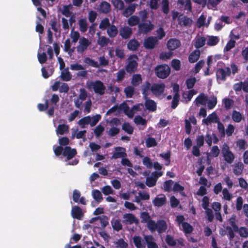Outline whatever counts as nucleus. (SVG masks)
Instances as JSON below:
<instances>
[{
  "label": "nucleus",
  "mask_w": 248,
  "mask_h": 248,
  "mask_svg": "<svg viewBox=\"0 0 248 248\" xmlns=\"http://www.w3.org/2000/svg\"><path fill=\"white\" fill-rule=\"evenodd\" d=\"M231 69L229 67H225L224 68H219L216 72L217 78L218 80L225 81L227 76H229L231 72L234 75L237 72L238 68L236 64L232 63L231 64Z\"/></svg>",
  "instance_id": "nucleus-1"
},
{
  "label": "nucleus",
  "mask_w": 248,
  "mask_h": 248,
  "mask_svg": "<svg viewBox=\"0 0 248 248\" xmlns=\"http://www.w3.org/2000/svg\"><path fill=\"white\" fill-rule=\"evenodd\" d=\"M86 86L91 91H93L95 93L102 95L105 94L106 88L103 83L100 80L88 81Z\"/></svg>",
  "instance_id": "nucleus-2"
},
{
  "label": "nucleus",
  "mask_w": 248,
  "mask_h": 248,
  "mask_svg": "<svg viewBox=\"0 0 248 248\" xmlns=\"http://www.w3.org/2000/svg\"><path fill=\"white\" fill-rule=\"evenodd\" d=\"M148 229L151 232L156 231L158 233H161L166 231L167 225L164 220H159L157 222L155 221H150L148 224Z\"/></svg>",
  "instance_id": "nucleus-3"
},
{
  "label": "nucleus",
  "mask_w": 248,
  "mask_h": 248,
  "mask_svg": "<svg viewBox=\"0 0 248 248\" xmlns=\"http://www.w3.org/2000/svg\"><path fill=\"white\" fill-rule=\"evenodd\" d=\"M221 154L224 160L228 164H232L234 159V154L230 150L229 146L224 144L221 148Z\"/></svg>",
  "instance_id": "nucleus-4"
},
{
  "label": "nucleus",
  "mask_w": 248,
  "mask_h": 248,
  "mask_svg": "<svg viewBox=\"0 0 248 248\" xmlns=\"http://www.w3.org/2000/svg\"><path fill=\"white\" fill-rule=\"evenodd\" d=\"M138 60V58L135 55H131L128 58V63L125 67L126 70L128 73H131L137 70Z\"/></svg>",
  "instance_id": "nucleus-5"
},
{
  "label": "nucleus",
  "mask_w": 248,
  "mask_h": 248,
  "mask_svg": "<svg viewBox=\"0 0 248 248\" xmlns=\"http://www.w3.org/2000/svg\"><path fill=\"white\" fill-rule=\"evenodd\" d=\"M170 69L167 64L158 66L155 69L156 76L160 78H166L170 74Z\"/></svg>",
  "instance_id": "nucleus-6"
},
{
  "label": "nucleus",
  "mask_w": 248,
  "mask_h": 248,
  "mask_svg": "<svg viewBox=\"0 0 248 248\" xmlns=\"http://www.w3.org/2000/svg\"><path fill=\"white\" fill-rule=\"evenodd\" d=\"M91 44V42L84 37L80 38L78 44L77 46V51L78 53H82L87 50Z\"/></svg>",
  "instance_id": "nucleus-7"
},
{
  "label": "nucleus",
  "mask_w": 248,
  "mask_h": 248,
  "mask_svg": "<svg viewBox=\"0 0 248 248\" xmlns=\"http://www.w3.org/2000/svg\"><path fill=\"white\" fill-rule=\"evenodd\" d=\"M101 118V116L100 114L93 116H88L80 120L78 124H96Z\"/></svg>",
  "instance_id": "nucleus-8"
},
{
  "label": "nucleus",
  "mask_w": 248,
  "mask_h": 248,
  "mask_svg": "<svg viewBox=\"0 0 248 248\" xmlns=\"http://www.w3.org/2000/svg\"><path fill=\"white\" fill-rule=\"evenodd\" d=\"M163 174L162 171H155L153 172L151 176L146 178V184L149 187L155 186L157 179Z\"/></svg>",
  "instance_id": "nucleus-9"
},
{
  "label": "nucleus",
  "mask_w": 248,
  "mask_h": 248,
  "mask_svg": "<svg viewBox=\"0 0 248 248\" xmlns=\"http://www.w3.org/2000/svg\"><path fill=\"white\" fill-rule=\"evenodd\" d=\"M124 223L126 224L139 223L138 219L132 214H125L123 215Z\"/></svg>",
  "instance_id": "nucleus-10"
},
{
  "label": "nucleus",
  "mask_w": 248,
  "mask_h": 248,
  "mask_svg": "<svg viewBox=\"0 0 248 248\" xmlns=\"http://www.w3.org/2000/svg\"><path fill=\"white\" fill-rule=\"evenodd\" d=\"M158 40L155 37H149L146 39L144 42L145 47L148 49H152L157 44Z\"/></svg>",
  "instance_id": "nucleus-11"
},
{
  "label": "nucleus",
  "mask_w": 248,
  "mask_h": 248,
  "mask_svg": "<svg viewBox=\"0 0 248 248\" xmlns=\"http://www.w3.org/2000/svg\"><path fill=\"white\" fill-rule=\"evenodd\" d=\"M166 202V198L164 194L157 195L153 200V204L155 206L160 207Z\"/></svg>",
  "instance_id": "nucleus-12"
},
{
  "label": "nucleus",
  "mask_w": 248,
  "mask_h": 248,
  "mask_svg": "<svg viewBox=\"0 0 248 248\" xmlns=\"http://www.w3.org/2000/svg\"><path fill=\"white\" fill-rule=\"evenodd\" d=\"M165 86L164 84H154L151 88V90L153 93L155 95L161 94L164 91Z\"/></svg>",
  "instance_id": "nucleus-13"
},
{
  "label": "nucleus",
  "mask_w": 248,
  "mask_h": 248,
  "mask_svg": "<svg viewBox=\"0 0 248 248\" xmlns=\"http://www.w3.org/2000/svg\"><path fill=\"white\" fill-rule=\"evenodd\" d=\"M125 149L124 148L118 147L115 148L114 152L112 157L115 159L124 158L126 156Z\"/></svg>",
  "instance_id": "nucleus-14"
},
{
  "label": "nucleus",
  "mask_w": 248,
  "mask_h": 248,
  "mask_svg": "<svg viewBox=\"0 0 248 248\" xmlns=\"http://www.w3.org/2000/svg\"><path fill=\"white\" fill-rule=\"evenodd\" d=\"M232 167L233 169V172L235 175L239 176L242 173L244 168V165L242 162H238L234 163Z\"/></svg>",
  "instance_id": "nucleus-15"
},
{
  "label": "nucleus",
  "mask_w": 248,
  "mask_h": 248,
  "mask_svg": "<svg viewBox=\"0 0 248 248\" xmlns=\"http://www.w3.org/2000/svg\"><path fill=\"white\" fill-rule=\"evenodd\" d=\"M73 9V5L69 4L68 5H63L59 8V11L60 12L63 16L68 17L73 13L71 11Z\"/></svg>",
  "instance_id": "nucleus-16"
},
{
  "label": "nucleus",
  "mask_w": 248,
  "mask_h": 248,
  "mask_svg": "<svg viewBox=\"0 0 248 248\" xmlns=\"http://www.w3.org/2000/svg\"><path fill=\"white\" fill-rule=\"evenodd\" d=\"M208 100V97L203 93H200L194 101L195 105L199 106L200 105H205Z\"/></svg>",
  "instance_id": "nucleus-17"
},
{
  "label": "nucleus",
  "mask_w": 248,
  "mask_h": 248,
  "mask_svg": "<svg viewBox=\"0 0 248 248\" xmlns=\"http://www.w3.org/2000/svg\"><path fill=\"white\" fill-rule=\"evenodd\" d=\"M139 28L140 32L146 33L153 30L154 25L149 22L139 25Z\"/></svg>",
  "instance_id": "nucleus-18"
},
{
  "label": "nucleus",
  "mask_w": 248,
  "mask_h": 248,
  "mask_svg": "<svg viewBox=\"0 0 248 248\" xmlns=\"http://www.w3.org/2000/svg\"><path fill=\"white\" fill-rule=\"evenodd\" d=\"M119 108L123 111L128 117L132 118L133 117L132 110H131V108H130L126 103H124L120 105L119 106Z\"/></svg>",
  "instance_id": "nucleus-19"
},
{
  "label": "nucleus",
  "mask_w": 248,
  "mask_h": 248,
  "mask_svg": "<svg viewBox=\"0 0 248 248\" xmlns=\"http://www.w3.org/2000/svg\"><path fill=\"white\" fill-rule=\"evenodd\" d=\"M77 154V151L75 149H71L70 147H66L63 151V155L66 156L67 159H70L73 158Z\"/></svg>",
  "instance_id": "nucleus-20"
},
{
  "label": "nucleus",
  "mask_w": 248,
  "mask_h": 248,
  "mask_svg": "<svg viewBox=\"0 0 248 248\" xmlns=\"http://www.w3.org/2000/svg\"><path fill=\"white\" fill-rule=\"evenodd\" d=\"M71 215L73 217L80 219L83 216V212L80 208L75 206L72 207Z\"/></svg>",
  "instance_id": "nucleus-21"
},
{
  "label": "nucleus",
  "mask_w": 248,
  "mask_h": 248,
  "mask_svg": "<svg viewBox=\"0 0 248 248\" xmlns=\"http://www.w3.org/2000/svg\"><path fill=\"white\" fill-rule=\"evenodd\" d=\"M80 193L78 190H74L73 194V199L75 202H79L81 204L85 205L86 204V200L83 197L80 198Z\"/></svg>",
  "instance_id": "nucleus-22"
},
{
  "label": "nucleus",
  "mask_w": 248,
  "mask_h": 248,
  "mask_svg": "<svg viewBox=\"0 0 248 248\" xmlns=\"http://www.w3.org/2000/svg\"><path fill=\"white\" fill-rule=\"evenodd\" d=\"M131 34L132 30L128 27H123L120 30V35L124 39L129 38Z\"/></svg>",
  "instance_id": "nucleus-23"
},
{
  "label": "nucleus",
  "mask_w": 248,
  "mask_h": 248,
  "mask_svg": "<svg viewBox=\"0 0 248 248\" xmlns=\"http://www.w3.org/2000/svg\"><path fill=\"white\" fill-rule=\"evenodd\" d=\"M180 42L176 39H170L167 43L168 48L171 50H175L180 46Z\"/></svg>",
  "instance_id": "nucleus-24"
},
{
  "label": "nucleus",
  "mask_w": 248,
  "mask_h": 248,
  "mask_svg": "<svg viewBox=\"0 0 248 248\" xmlns=\"http://www.w3.org/2000/svg\"><path fill=\"white\" fill-rule=\"evenodd\" d=\"M203 122L205 124L208 123H217L218 124H221L219 123V119L215 113H213L210 114L206 119L203 120Z\"/></svg>",
  "instance_id": "nucleus-25"
},
{
  "label": "nucleus",
  "mask_w": 248,
  "mask_h": 248,
  "mask_svg": "<svg viewBox=\"0 0 248 248\" xmlns=\"http://www.w3.org/2000/svg\"><path fill=\"white\" fill-rule=\"evenodd\" d=\"M144 240L146 241L148 248H158L157 245L155 243L154 237L151 235H145Z\"/></svg>",
  "instance_id": "nucleus-26"
},
{
  "label": "nucleus",
  "mask_w": 248,
  "mask_h": 248,
  "mask_svg": "<svg viewBox=\"0 0 248 248\" xmlns=\"http://www.w3.org/2000/svg\"><path fill=\"white\" fill-rule=\"evenodd\" d=\"M133 242L137 248H145L146 244L141 237L139 236H134L133 238Z\"/></svg>",
  "instance_id": "nucleus-27"
},
{
  "label": "nucleus",
  "mask_w": 248,
  "mask_h": 248,
  "mask_svg": "<svg viewBox=\"0 0 248 248\" xmlns=\"http://www.w3.org/2000/svg\"><path fill=\"white\" fill-rule=\"evenodd\" d=\"M60 78L64 81H68L72 78V75L70 74L68 68H65L62 70Z\"/></svg>",
  "instance_id": "nucleus-28"
},
{
  "label": "nucleus",
  "mask_w": 248,
  "mask_h": 248,
  "mask_svg": "<svg viewBox=\"0 0 248 248\" xmlns=\"http://www.w3.org/2000/svg\"><path fill=\"white\" fill-rule=\"evenodd\" d=\"M137 5V4H130L123 11V15L125 17L131 16L135 12Z\"/></svg>",
  "instance_id": "nucleus-29"
},
{
  "label": "nucleus",
  "mask_w": 248,
  "mask_h": 248,
  "mask_svg": "<svg viewBox=\"0 0 248 248\" xmlns=\"http://www.w3.org/2000/svg\"><path fill=\"white\" fill-rule=\"evenodd\" d=\"M200 54L201 53L199 50L197 49L193 51L189 56V62L191 63L195 62L199 59Z\"/></svg>",
  "instance_id": "nucleus-30"
},
{
  "label": "nucleus",
  "mask_w": 248,
  "mask_h": 248,
  "mask_svg": "<svg viewBox=\"0 0 248 248\" xmlns=\"http://www.w3.org/2000/svg\"><path fill=\"white\" fill-rule=\"evenodd\" d=\"M206 41V39L204 37H198L194 41V46L196 48H200L205 44Z\"/></svg>",
  "instance_id": "nucleus-31"
},
{
  "label": "nucleus",
  "mask_w": 248,
  "mask_h": 248,
  "mask_svg": "<svg viewBox=\"0 0 248 248\" xmlns=\"http://www.w3.org/2000/svg\"><path fill=\"white\" fill-rule=\"evenodd\" d=\"M179 24L181 26H190L192 22L191 19L186 16H180L178 18Z\"/></svg>",
  "instance_id": "nucleus-32"
},
{
  "label": "nucleus",
  "mask_w": 248,
  "mask_h": 248,
  "mask_svg": "<svg viewBox=\"0 0 248 248\" xmlns=\"http://www.w3.org/2000/svg\"><path fill=\"white\" fill-rule=\"evenodd\" d=\"M145 98L146 99L145 105L146 108L153 111L155 110L156 108L155 102L152 100L147 99V97Z\"/></svg>",
  "instance_id": "nucleus-33"
},
{
  "label": "nucleus",
  "mask_w": 248,
  "mask_h": 248,
  "mask_svg": "<svg viewBox=\"0 0 248 248\" xmlns=\"http://www.w3.org/2000/svg\"><path fill=\"white\" fill-rule=\"evenodd\" d=\"M64 50L65 52H67L70 56H71L74 52L75 48H71V44L69 39H67L64 42Z\"/></svg>",
  "instance_id": "nucleus-34"
},
{
  "label": "nucleus",
  "mask_w": 248,
  "mask_h": 248,
  "mask_svg": "<svg viewBox=\"0 0 248 248\" xmlns=\"http://www.w3.org/2000/svg\"><path fill=\"white\" fill-rule=\"evenodd\" d=\"M217 98L216 96L213 95L210 97L206 102L207 104V107L209 109H211L213 108L217 104Z\"/></svg>",
  "instance_id": "nucleus-35"
},
{
  "label": "nucleus",
  "mask_w": 248,
  "mask_h": 248,
  "mask_svg": "<svg viewBox=\"0 0 248 248\" xmlns=\"http://www.w3.org/2000/svg\"><path fill=\"white\" fill-rule=\"evenodd\" d=\"M100 32H97V35L98 36V39L97 40V43L101 46H105L108 45L109 42V39L107 38L105 36H100Z\"/></svg>",
  "instance_id": "nucleus-36"
},
{
  "label": "nucleus",
  "mask_w": 248,
  "mask_h": 248,
  "mask_svg": "<svg viewBox=\"0 0 248 248\" xmlns=\"http://www.w3.org/2000/svg\"><path fill=\"white\" fill-rule=\"evenodd\" d=\"M197 93V91L194 90L185 92L183 94V98L186 102L189 101L192 98L193 96Z\"/></svg>",
  "instance_id": "nucleus-37"
},
{
  "label": "nucleus",
  "mask_w": 248,
  "mask_h": 248,
  "mask_svg": "<svg viewBox=\"0 0 248 248\" xmlns=\"http://www.w3.org/2000/svg\"><path fill=\"white\" fill-rule=\"evenodd\" d=\"M142 81L141 76L140 74H134L132 76L131 84L134 86L140 85Z\"/></svg>",
  "instance_id": "nucleus-38"
},
{
  "label": "nucleus",
  "mask_w": 248,
  "mask_h": 248,
  "mask_svg": "<svg viewBox=\"0 0 248 248\" xmlns=\"http://www.w3.org/2000/svg\"><path fill=\"white\" fill-rule=\"evenodd\" d=\"M140 43L135 39L131 40L127 44V48L130 50H135L139 46Z\"/></svg>",
  "instance_id": "nucleus-39"
},
{
  "label": "nucleus",
  "mask_w": 248,
  "mask_h": 248,
  "mask_svg": "<svg viewBox=\"0 0 248 248\" xmlns=\"http://www.w3.org/2000/svg\"><path fill=\"white\" fill-rule=\"evenodd\" d=\"M79 29L80 31L85 32L88 29V23L86 19H80L78 21Z\"/></svg>",
  "instance_id": "nucleus-40"
},
{
  "label": "nucleus",
  "mask_w": 248,
  "mask_h": 248,
  "mask_svg": "<svg viewBox=\"0 0 248 248\" xmlns=\"http://www.w3.org/2000/svg\"><path fill=\"white\" fill-rule=\"evenodd\" d=\"M107 33L110 37H115L118 33V30L114 25H110L107 28Z\"/></svg>",
  "instance_id": "nucleus-41"
},
{
  "label": "nucleus",
  "mask_w": 248,
  "mask_h": 248,
  "mask_svg": "<svg viewBox=\"0 0 248 248\" xmlns=\"http://www.w3.org/2000/svg\"><path fill=\"white\" fill-rule=\"evenodd\" d=\"M111 225L113 229L116 231H119L122 229V225L119 219H112L111 221Z\"/></svg>",
  "instance_id": "nucleus-42"
},
{
  "label": "nucleus",
  "mask_w": 248,
  "mask_h": 248,
  "mask_svg": "<svg viewBox=\"0 0 248 248\" xmlns=\"http://www.w3.org/2000/svg\"><path fill=\"white\" fill-rule=\"evenodd\" d=\"M240 236L242 237L247 238L248 237V228L245 227H241L239 228H238L237 231Z\"/></svg>",
  "instance_id": "nucleus-43"
},
{
  "label": "nucleus",
  "mask_w": 248,
  "mask_h": 248,
  "mask_svg": "<svg viewBox=\"0 0 248 248\" xmlns=\"http://www.w3.org/2000/svg\"><path fill=\"white\" fill-rule=\"evenodd\" d=\"M100 10L104 13H107L110 10V5L107 2L103 1L100 5Z\"/></svg>",
  "instance_id": "nucleus-44"
},
{
  "label": "nucleus",
  "mask_w": 248,
  "mask_h": 248,
  "mask_svg": "<svg viewBox=\"0 0 248 248\" xmlns=\"http://www.w3.org/2000/svg\"><path fill=\"white\" fill-rule=\"evenodd\" d=\"M92 194L93 199L98 202H101L103 200L102 194L98 190H93Z\"/></svg>",
  "instance_id": "nucleus-45"
},
{
  "label": "nucleus",
  "mask_w": 248,
  "mask_h": 248,
  "mask_svg": "<svg viewBox=\"0 0 248 248\" xmlns=\"http://www.w3.org/2000/svg\"><path fill=\"white\" fill-rule=\"evenodd\" d=\"M219 40L217 36H210L207 41V44L209 46H214L218 43Z\"/></svg>",
  "instance_id": "nucleus-46"
},
{
  "label": "nucleus",
  "mask_w": 248,
  "mask_h": 248,
  "mask_svg": "<svg viewBox=\"0 0 248 248\" xmlns=\"http://www.w3.org/2000/svg\"><path fill=\"white\" fill-rule=\"evenodd\" d=\"M140 217L141 219V222L143 223H147V227L148 228V224L150 221H153L150 219V217L149 214L146 212H142L140 214Z\"/></svg>",
  "instance_id": "nucleus-47"
},
{
  "label": "nucleus",
  "mask_w": 248,
  "mask_h": 248,
  "mask_svg": "<svg viewBox=\"0 0 248 248\" xmlns=\"http://www.w3.org/2000/svg\"><path fill=\"white\" fill-rule=\"evenodd\" d=\"M145 144L147 147L151 148L156 146L157 143L155 139L152 137H148L145 140Z\"/></svg>",
  "instance_id": "nucleus-48"
},
{
  "label": "nucleus",
  "mask_w": 248,
  "mask_h": 248,
  "mask_svg": "<svg viewBox=\"0 0 248 248\" xmlns=\"http://www.w3.org/2000/svg\"><path fill=\"white\" fill-rule=\"evenodd\" d=\"M204 63V62L202 60L200 61L198 63H197L194 67V68L191 71V74L195 75L198 73L200 69L203 67Z\"/></svg>",
  "instance_id": "nucleus-49"
},
{
  "label": "nucleus",
  "mask_w": 248,
  "mask_h": 248,
  "mask_svg": "<svg viewBox=\"0 0 248 248\" xmlns=\"http://www.w3.org/2000/svg\"><path fill=\"white\" fill-rule=\"evenodd\" d=\"M139 22H140L139 17L136 16H131L127 20L128 24L131 26L137 25V24H139Z\"/></svg>",
  "instance_id": "nucleus-50"
},
{
  "label": "nucleus",
  "mask_w": 248,
  "mask_h": 248,
  "mask_svg": "<svg viewBox=\"0 0 248 248\" xmlns=\"http://www.w3.org/2000/svg\"><path fill=\"white\" fill-rule=\"evenodd\" d=\"M70 36L72 39V42L76 43L77 42L78 40H79L80 39V34L77 31H75L74 30H72L70 34Z\"/></svg>",
  "instance_id": "nucleus-51"
},
{
  "label": "nucleus",
  "mask_w": 248,
  "mask_h": 248,
  "mask_svg": "<svg viewBox=\"0 0 248 248\" xmlns=\"http://www.w3.org/2000/svg\"><path fill=\"white\" fill-rule=\"evenodd\" d=\"M222 102L226 109H230L234 104V101L228 98H225L222 100Z\"/></svg>",
  "instance_id": "nucleus-52"
},
{
  "label": "nucleus",
  "mask_w": 248,
  "mask_h": 248,
  "mask_svg": "<svg viewBox=\"0 0 248 248\" xmlns=\"http://www.w3.org/2000/svg\"><path fill=\"white\" fill-rule=\"evenodd\" d=\"M222 0H208L207 6L209 9H216L217 5Z\"/></svg>",
  "instance_id": "nucleus-53"
},
{
  "label": "nucleus",
  "mask_w": 248,
  "mask_h": 248,
  "mask_svg": "<svg viewBox=\"0 0 248 248\" xmlns=\"http://www.w3.org/2000/svg\"><path fill=\"white\" fill-rule=\"evenodd\" d=\"M84 62L93 67L98 68L99 67V65L97 62L88 57H86L84 59Z\"/></svg>",
  "instance_id": "nucleus-54"
},
{
  "label": "nucleus",
  "mask_w": 248,
  "mask_h": 248,
  "mask_svg": "<svg viewBox=\"0 0 248 248\" xmlns=\"http://www.w3.org/2000/svg\"><path fill=\"white\" fill-rule=\"evenodd\" d=\"M117 248H127L128 244L123 239H119L114 242Z\"/></svg>",
  "instance_id": "nucleus-55"
},
{
  "label": "nucleus",
  "mask_w": 248,
  "mask_h": 248,
  "mask_svg": "<svg viewBox=\"0 0 248 248\" xmlns=\"http://www.w3.org/2000/svg\"><path fill=\"white\" fill-rule=\"evenodd\" d=\"M68 131V127L67 125H59L57 129V134L63 135Z\"/></svg>",
  "instance_id": "nucleus-56"
},
{
  "label": "nucleus",
  "mask_w": 248,
  "mask_h": 248,
  "mask_svg": "<svg viewBox=\"0 0 248 248\" xmlns=\"http://www.w3.org/2000/svg\"><path fill=\"white\" fill-rule=\"evenodd\" d=\"M222 195L223 197L222 198L224 200H227V201H231L233 197V196L232 194H231L228 190L225 188L222 190Z\"/></svg>",
  "instance_id": "nucleus-57"
},
{
  "label": "nucleus",
  "mask_w": 248,
  "mask_h": 248,
  "mask_svg": "<svg viewBox=\"0 0 248 248\" xmlns=\"http://www.w3.org/2000/svg\"><path fill=\"white\" fill-rule=\"evenodd\" d=\"M235 41L232 40H230L227 43L226 46L224 48V52L229 51L231 49L233 48L235 46Z\"/></svg>",
  "instance_id": "nucleus-58"
},
{
  "label": "nucleus",
  "mask_w": 248,
  "mask_h": 248,
  "mask_svg": "<svg viewBox=\"0 0 248 248\" xmlns=\"http://www.w3.org/2000/svg\"><path fill=\"white\" fill-rule=\"evenodd\" d=\"M182 229L186 233H190L193 231L192 227L186 222L183 223L182 226Z\"/></svg>",
  "instance_id": "nucleus-59"
},
{
  "label": "nucleus",
  "mask_w": 248,
  "mask_h": 248,
  "mask_svg": "<svg viewBox=\"0 0 248 248\" xmlns=\"http://www.w3.org/2000/svg\"><path fill=\"white\" fill-rule=\"evenodd\" d=\"M110 26L109 21L108 18L103 19L99 24V28L101 30H105Z\"/></svg>",
  "instance_id": "nucleus-60"
},
{
  "label": "nucleus",
  "mask_w": 248,
  "mask_h": 248,
  "mask_svg": "<svg viewBox=\"0 0 248 248\" xmlns=\"http://www.w3.org/2000/svg\"><path fill=\"white\" fill-rule=\"evenodd\" d=\"M112 3L114 6L119 10H122L124 8V3L121 0H112Z\"/></svg>",
  "instance_id": "nucleus-61"
},
{
  "label": "nucleus",
  "mask_w": 248,
  "mask_h": 248,
  "mask_svg": "<svg viewBox=\"0 0 248 248\" xmlns=\"http://www.w3.org/2000/svg\"><path fill=\"white\" fill-rule=\"evenodd\" d=\"M124 92L127 97L131 98L133 94L134 88L132 86H128L124 89Z\"/></svg>",
  "instance_id": "nucleus-62"
},
{
  "label": "nucleus",
  "mask_w": 248,
  "mask_h": 248,
  "mask_svg": "<svg viewBox=\"0 0 248 248\" xmlns=\"http://www.w3.org/2000/svg\"><path fill=\"white\" fill-rule=\"evenodd\" d=\"M236 145L240 150H244L248 147V144L246 141L243 140H239L236 141Z\"/></svg>",
  "instance_id": "nucleus-63"
},
{
  "label": "nucleus",
  "mask_w": 248,
  "mask_h": 248,
  "mask_svg": "<svg viewBox=\"0 0 248 248\" xmlns=\"http://www.w3.org/2000/svg\"><path fill=\"white\" fill-rule=\"evenodd\" d=\"M242 118V115L240 112L236 111H233L232 115V118L235 123L240 122Z\"/></svg>",
  "instance_id": "nucleus-64"
}]
</instances>
